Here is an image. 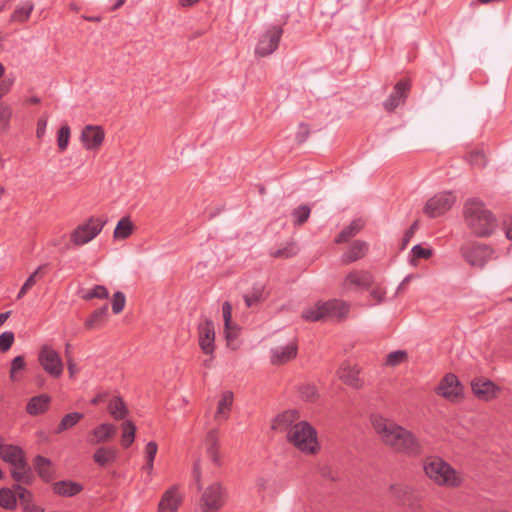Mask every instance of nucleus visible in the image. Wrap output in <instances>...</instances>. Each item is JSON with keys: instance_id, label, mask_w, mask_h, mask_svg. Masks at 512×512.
Wrapping results in <instances>:
<instances>
[{"instance_id": "6", "label": "nucleus", "mask_w": 512, "mask_h": 512, "mask_svg": "<svg viewBox=\"0 0 512 512\" xmlns=\"http://www.w3.org/2000/svg\"><path fill=\"white\" fill-rule=\"evenodd\" d=\"M227 490L219 482L209 485L200 498V509L202 512H217L225 504Z\"/></svg>"}, {"instance_id": "30", "label": "nucleus", "mask_w": 512, "mask_h": 512, "mask_svg": "<svg viewBox=\"0 0 512 512\" xmlns=\"http://www.w3.org/2000/svg\"><path fill=\"white\" fill-rule=\"evenodd\" d=\"M12 466L13 469L11 470V476L15 481L22 482L27 485L32 483V470L25 458L17 462L16 464H13Z\"/></svg>"}, {"instance_id": "23", "label": "nucleus", "mask_w": 512, "mask_h": 512, "mask_svg": "<svg viewBox=\"0 0 512 512\" xmlns=\"http://www.w3.org/2000/svg\"><path fill=\"white\" fill-rule=\"evenodd\" d=\"M299 413L297 410H286L277 415L272 421L271 428L280 432L288 431L298 423Z\"/></svg>"}, {"instance_id": "42", "label": "nucleus", "mask_w": 512, "mask_h": 512, "mask_svg": "<svg viewBox=\"0 0 512 512\" xmlns=\"http://www.w3.org/2000/svg\"><path fill=\"white\" fill-rule=\"evenodd\" d=\"M17 491L9 488L0 489V506L4 509L13 510L17 506Z\"/></svg>"}, {"instance_id": "61", "label": "nucleus", "mask_w": 512, "mask_h": 512, "mask_svg": "<svg viewBox=\"0 0 512 512\" xmlns=\"http://www.w3.org/2000/svg\"><path fill=\"white\" fill-rule=\"evenodd\" d=\"M310 134L309 126L307 124L301 123L298 128V132L296 134V140L298 143H303L306 141Z\"/></svg>"}, {"instance_id": "3", "label": "nucleus", "mask_w": 512, "mask_h": 512, "mask_svg": "<svg viewBox=\"0 0 512 512\" xmlns=\"http://www.w3.org/2000/svg\"><path fill=\"white\" fill-rule=\"evenodd\" d=\"M464 218L467 226L477 237L490 236L496 226V219L493 214L485 208L482 202L469 200L464 206Z\"/></svg>"}, {"instance_id": "48", "label": "nucleus", "mask_w": 512, "mask_h": 512, "mask_svg": "<svg viewBox=\"0 0 512 512\" xmlns=\"http://www.w3.org/2000/svg\"><path fill=\"white\" fill-rule=\"evenodd\" d=\"M109 296L108 289L103 285H95L92 289L84 293L81 298L85 301H90L94 298L107 299Z\"/></svg>"}, {"instance_id": "10", "label": "nucleus", "mask_w": 512, "mask_h": 512, "mask_svg": "<svg viewBox=\"0 0 512 512\" xmlns=\"http://www.w3.org/2000/svg\"><path fill=\"white\" fill-rule=\"evenodd\" d=\"M454 203L455 197L452 193H439L427 201L424 212L431 218L438 217L450 210Z\"/></svg>"}, {"instance_id": "29", "label": "nucleus", "mask_w": 512, "mask_h": 512, "mask_svg": "<svg viewBox=\"0 0 512 512\" xmlns=\"http://www.w3.org/2000/svg\"><path fill=\"white\" fill-rule=\"evenodd\" d=\"M34 469L38 476L46 483H49L54 478V471L50 459L37 455L33 460Z\"/></svg>"}, {"instance_id": "1", "label": "nucleus", "mask_w": 512, "mask_h": 512, "mask_svg": "<svg viewBox=\"0 0 512 512\" xmlns=\"http://www.w3.org/2000/svg\"><path fill=\"white\" fill-rule=\"evenodd\" d=\"M370 420L380 440L393 451L414 458L423 454L424 447L412 431L382 415H372Z\"/></svg>"}, {"instance_id": "60", "label": "nucleus", "mask_w": 512, "mask_h": 512, "mask_svg": "<svg viewBox=\"0 0 512 512\" xmlns=\"http://www.w3.org/2000/svg\"><path fill=\"white\" fill-rule=\"evenodd\" d=\"M370 295L375 300L376 304H380L384 301L386 291L384 288L376 286L371 290Z\"/></svg>"}, {"instance_id": "7", "label": "nucleus", "mask_w": 512, "mask_h": 512, "mask_svg": "<svg viewBox=\"0 0 512 512\" xmlns=\"http://www.w3.org/2000/svg\"><path fill=\"white\" fill-rule=\"evenodd\" d=\"M106 220L90 217L85 223L78 225L70 234L75 246H82L93 240L103 229Z\"/></svg>"}, {"instance_id": "16", "label": "nucleus", "mask_w": 512, "mask_h": 512, "mask_svg": "<svg viewBox=\"0 0 512 512\" xmlns=\"http://www.w3.org/2000/svg\"><path fill=\"white\" fill-rule=\"evenodd\" d=\"M323 309L325 311V321L336 320L338 322L344 321L350 311V305L340 299H331L323 301Z\"/></svg>"}, {"instance_id": "63", "label": "nucleus", "mask_w": 512, "mask_h": 512, "mask_svg": "<svg viewBox=\"0 0 512 512\" xmlns=\"http://www.w3.org/2000/svg\"><path fill=\"white\" fill-rule=\"evenodd\" d=\"M403 505L407 506L412 511H420L422 509L420 499L415 495L414 492L412 500H407V502H404Z\"/></svg>"}, {"instance_id": "5", "label": "nucleus", "mask_w": 512, "mask_h": 512, "mask_svg": "<svg viewBox=\"0 0 512 512\" xmlns=\"http://www.w3.org/2000/svg\"><path fill=\"white\" fill-rule=\"evenodd\" d=\"M460 252L465 261L471 267L475 268H483L493 254V250L490 246L477 242L463 244L460 248Z\"/></svg>"}, {"instance_id": "24", "label": "nucleus", "mask_w": 512, "mask_h": 512, "mask_svg": "<svg viewBox=\"0 0 512 512\" xmlns=\"http://www.w3.org/2000/svg\"><path fill=\"white\" fill-rule=\"evenodd\" d=\"M297 344L296 342H290L285 347L275 348L271 351V363L274 365L284 364L297 355Z\"/></svg>"}, {"instance_id": "40", "label": "nucleus", "mask_w": 512, "mask_h": 512, "mask_svg": "<svg viewBox=\"0 0 512 512\" xmlns=\"http://www.w3.org/2000/svg\"><path fill=\"white\" fill-rule=\"evenodd\" d=\"M247 308L258 307L266 300V294L263 286L254 287L250 293L243 296Z\"/></svg>"}, {"instance_id": "50", "label": "nucleus", "mask_w": 512, "mask_h": 512, "mask_svg": "<svg viewBox=\"0 0 512 512\" xmlns=\"http://www.w3.org/2000/svg\"><path fill=\"white\" fill-rule=\"evenodd\" d=\"M408 359V354L404 350H397L390 352L387 357L385 364L387 366L395 367Z\"/></svg>"}, {"instance_id": "37", "label": "nucleus", "mask_w": 512, "mask_h": 512, "mask_svg": "<svg viewBox=\"0 0 512 512\" xmlns=\"http://www.w3.org/2000/svg\"><path fill=\"white\" fill-rule=\"evenodd\" d=\"M134 230V225L130 219V217L121 218L113 232V237L118 240H125L129 238Z\"/></svg>"}, {"instance_id": "43", "label": "nucleus", "mask_w": 512, "mask_h": 512, "mask_svg": "<svg viewBox=\"0 0 512 512\" xmlns=\"http://www.w3.org/2000/svg\"><path fill=\"white\" fill-rule=\"evenodd\" d=\"M389 490L391 495L402 504L413 498V490L407 485L393 484L389 487Z\"/></svg>"}, {"instance_id": "34", "label": "nucleus", "mask_w": 512, "mask_h": 512, "mask_svg": "<svg viewBox=\"0 0 512 512\" xmlns=\"http://www.w3.org/2000/svg\"><path fill=\"white\" fill-rule=\"evenodd\" d=\"M117 458V450L111 447H99L93 454L94 462L100 466L105 467L113 463Z\"/></svg>"}, {"instance_id": "13", "label": "nucleus", "mask_w": 512, "mask_h": 512, "mask_svg": "<svg viewBox=\"0 0 512 512\" xmlns=\"http://www.w3.org/2000/svg\"><path fill=\"white\" fill-rule=\"evenodd\" d=\"M437 394L450 401H455L462 396L463 386L455 374L448 373L440 381Z\"/></svg>"}, {"instance_id": "31", "label": "nucleus", "mask_w": 512, "mask_h": 512, "mask_svg": "<svg viewBox=\"0 0 512 512\" xmlns=\"http://www.w3.org/2000/svg\"><path fill=\"white\" fill-rule=\"evenodd\" d=\"M368 250V245L365 241L357 240L353 242L348 251L343 254V264H350L363 258Z\"/></svg>"}, {"instance_id": "21", "label": "nucleus", "mask_w": 512, "mask_h": 512, "mask_svg": "<svg viewBox=\"0 0 512 512\" xmlns=\"http://www.w3.org/2000/svg\"><path fill=\"white\" fill-rule=\"evenodd\" d=\"M116 432L117 429L113 424H100L91 431L88 442L92 445L107 443L115 436Z\"/></svg>"}, {"instance_id": "25", "label": "nucleus", "mask_w": 512, "mask_h": 512, "mask_svg": "<svg viewBox=\"0 0 512 512\" xmlns=\"http://www.w3.org/2000/svg\"><path fill=\"white\" fill-rule=\"evenodd\" d=\"M233 401L234 395L232 391L227 390L221 394V398L218 401L217 409L214 414V419L216 421L224 422L228 420L232 410Z\"/></svg>"}, {"instance_id": "64", "label": "nucleus", "mask_w": 512, "mask_h": 512, "mask_svg": "<svg viewBox=\"0 0 512 512\" xmlns=\"http://www.w3.org/2000/svg\"><path fill=\"white\" fill-rule=\"evenodd\" d=\"M47 121L46 119H39L37 122L36 136L37 138H41L46 130Z\"/></svg>"}, {"instance_id": "4", "label": "nucleus", "mask_w": 512, "mask_h": 512, "mask_svg": "<svg viewBox=\"0 0 512 512\" xmlns=\"http://www.w3.org/2000/svg\"><path fill=\"white\" fill-rule=\"evenodd\" d=\"M287 439L299 451L313 455L319 450V442L315 428L307 421H300L289 430Z\"/></svg>"}, {"instance_id": "59", "label": "nucleus", "mask_w": 512, "mask_h": 512, "mask_svg": "<svg viewBox=\"0 0 512 512\" xmlns=\"http://www.w3.org/2000/svg\"><path fill=\"white\" fill-rule=\"evenodd\" d=\"M12 116V110L9 106L0 104V125L7 126Z\"/></svg>"}, {"instance_id": "26", "label": "nucleus", "mask_w": 512, "mask_h": 512, "mask_svg": "<svg viewBox=\"0 0 512 512\" xmlns=\"http://www.w3.org/2000/svg\"><path fill=\"white\" fill-rule=\"evenodd\" d=\"M53 493L62 497H73L83 490V485L72 480H62L52 485Z\"/></svg>"}, {"instance_id": "57", "label": "nucleus", "mask_w": 512, "mask_h": 512, "mask_svg": "<svg viewBox=\"0 0 512 512\" xmlns=\"http://www.w3.org/2000/svg\"><path fill=\"white\" fill-rule=\"evenodd\" d=\"M158 451V445L155 441H150L145 446V459L148 461H154Z\"/></svg>"}, {"instance_id": "56", "label": "nucleus", "mask_w": 512, "mask_h": 512, "mask_svg": "<svg viewBox=\"0 0 512 512\" xmlns=\"http://www.w3.org/2000/svg\"><path fill=\"white\" fill-rule=\"evenodd\" d=\"M25 368V359L24 356L19 355L16 356L12 362H11V368H10V378L13 380L15 378V373L19 370H22Z\"/></svg>"}, {"instance_id": "12", "label": "nucleus", "mask_w": 512, "mask_h": 512, "mask_svg": "<svg viewBox=\"0 0 512 512\" xmlns=\"http://www.w3.org/2000/svg\"><path fill=\"white\" fill-rule=\"evenodd\" d=\"M199 346L202 352L212 356L215 351V327L210 319H205L198 326Z\"/></svg>"}, {"instance_id": "33", "label": "nucleus", "mask_w": 512, "mask_h": 512, "mask_svg": "<svg viewBox=\"0 0 512 512\" xmlns=\"http://www.w3.org/2000/svg\"><path fill=\"white\" fill-rule=\"evenodd\" d=\"M365 226L362 219H354L347 227H345L335 238V243L341 244L349 241L352 237L357 235Z\"/></svg>"}, {"instance_id": "44", "label": "nucleus", "mask_w": 512, "mask_h": 512, "mask_svg": "<svg viewBox=\"0 0 512 512\" xmlns=\"http://www.w3.org/2000/svg\"><path fill=\"white\" fill-rule=\"evenodd\" d=\"M108 410L116 420H122L128 414V409L121 397H114L109 402Z\"/></svg>"}, {"instance_id": "11", "label": "nucleus", "mask_w": 512, "mask_h": 512, "mask_svg": "<svg viewBox=\"0 0 512 512\" xmlns=\"http://www.w3.org/2000/svg\"><path fill=\"white\" fill-rule=\"evenodd\" d=\"M471 390L475 397L481 401L489 402L498 397L501 388L493 381L479 377L471 381Z\"/></svg>"}, {"instance_id": "62", "label": "nucleus", "mask_w": 512, "mask_h": 512, "mask_svg": "<svg viewBox=\"0 0 512 512\" xmlns=\"http://www.w3.org/2000/svg\"><path fill=\"white\" fill-rule=\"evenodd\" d=\"M193 475L195 479V483L198 490H201L203 487L202 481H201V465L200 461L197 460L193 465Z\"/></svg>"}, {"instance_id": "58", "label": "nucleus", "mask_w": 512, "mask_h": 512, "mask_svg": "<svg viewBox=\"0 0 512 512\" xmlns=\"http://www.w3.org/2000/svg\"><path fill=\"white\" fill-rule=\"evenodd\" d=\"M418 228V222L415 221L411 226L410 228L405 232L404 236H403V239H402V243H401V246H400V249L401 250H404L409 241L411 240V238L414 236L416 230Z\"/></svg>"}, {"instance_id": "46", "label": "nucleus", "mask_w": 512, "mask_h": 512, "mask_svg": "<svg viewBox=\"0 0 512 512\" xmlns=\"http://www.w3.org/2000/svg\"><path fill=\"white\" fill-rule=\"evenodd\" d=\"M311 209L308 205H300L292 211L293 224L295 226L303 225L309 218Z\"/></svg>"}, {"instance_id": "17", "label": "nucleus", "mask_w": 512, "mask_h": 512, "mask_svg": "<svg viewBox=\"0 0 512 512\" xmlns=\"http://www.w3.org/2000/svg\"><path fill=\"white\" fill-rule=\"evenodd\" d=\"M374 283V279L372 274L369 271L365 270H354L348 273L346 276L343 286L348 289L351 286L360 288V289H368Z\"/></svg>"}, {"instance_id": "27", "label": "nucleus", "mask_w": 512, "mask_h": 512, "mask_svg": "<svg viewBox=\"0 0 512 512\" xmlns=\"http://www.w3.org/2000/svg\"><path fill=\"white\" fill-rule=\"evenodd\" d=\"M14 489L17 491L18 499L23 512H44V508L37 505L33 501V497L30 491L19 484H15Z\"/></svg>"}, {"instance_id": "51", "label": "nucleus", "mask_w": 512, "mask_h": 512, "mask_svg": "<svg viewBox=\"0 0 512 512\" xmlns=\"http://www.w3.org/2000/svg\"><path fill=\"white\" fill-rule=\"evenodd\" d=\"M297 254V248L294 243H289L287 246L271 251L270 256L273 258H290Z\"/></svg>"}, {"instance_id": "45", "label": "nucleus", "mask_w": 512, "mask_h": 512, "mask_svg": "<svg viewBox=\"0 0 512 512\" xmlns=\"http://www.w3.org/2000/svg\"><path fill=\"white\" fill-rule=\"evenodd\" d=\"M136 426L130 420L122 424V445L125 448L131 446L135 440Z\"/></svg>"}, {"instance_id": "35", "label": "nucleus", "mask_w": 512, "mask_h": 512, "mask_svg": "<svg viewBox=\"0 0 512 512\" xmlns=\"http://www.w3.org/2000/svg\"><path fill=\"white\" fill-rule=\"evenodd\" d=\"M1 458L13 465L25 458L22 448L15 445H5L0 451Z\"/></svg>"}, {"instance_id": "2", "label": "nucleus", "mask_w": 512, "mask_h": 512, "mask_svg": "<svg viewBox=\"0 0 512 512\" xmlns=\"http://www.w3.org/2000/svg\"><path fill=\"white\" fill-rule=\"evenodd\" d=\"M422 468L425 476L438 487L457 489L464 485L463 473L440 456L425 457L422 461Z\"/></svg>"}, {"instance_id": "41", "label": "nucleus", "mask_w": 512, "mask_h": 512, "mask_svg": "<svg viewBox=\"0 0 512 512\" xmlns=\"http://www.w3.org/2000/svg\"><path fill=\"white\" fill-rule=\"evenodd\" d=\"M48 267V264L40 265L24 282L22 285L18 295L17 299H21L29 289H31L36 284L37 277L42 278L46 274V269Z\"/></svg>"}, {"instance_id": "9", "label": "nucleus", "mask_w": 512, "mask_h": 512, "mask_svg": "<svg viewBox=\"0 0 512 512\" xmlns=\"http://www.w3.org/2000/svg\"><path fill=\"white\" fill-rule=\"evenodd\" d=\"M283 34L281 26L273 25L263 33L255 48V54L259 57H265L272 54L279 46L280 39Z\"/></svg>"}, {"instance_id": "8", "label": "nucleus", "mask_w": 512, "mask_h": 512, "mask_svg": "<svg viewBox=\"0 0 512 512\" xmlns=\"http://www.w3.org/2000/svg\"><path fill=\"white\" fill-rule=\"evenodd\" d=\"M38 360L41 367L51 377L59 378L63 374L64 365L59 353L49 345H43Z\"/></svg>"}, {"instance_id": "36", "label": "nucleus", "mask_w": 512, "mask_h": 512, "mask_svg": "<svg viewBox=\"0 0 512 512\" xmlns=\"http://www.w3.org/2000/svg\"><path fill=\"white\" fill-rule=\"evenodd\" d=\"M84 414L80 412H71L62 417L59 424L56 427L55 433L61 434L66 430L75 427L82 419Z\"/></svg>"}, {"instance_id": "55", "label": "nucleus", "mask_w": 512, "mask_h": 512, "mask_svg": "<svg viewBox=\"0 0 512 512\" xmlns=\"http://www.w3.org/2000/svg\"><path fill=\"white\" fill-rule=\"evenodd\" d=\"M411 253H412L411 262H413L415 259H418V258L428 259L432 256L431 249L423 248L419 244L413 246Z\"/></svg>"}, {"instance_id": "19", "label": "nucleus", "mask_w": 512, "mask_h": 512, "mask_svg": "<svg viewBox=\"0 0 512 512\" xmlns=\"http://www.w3.org/2000/svg\"><path fill=\"white\" fill-rule=\"evenodd\" d=\"M181 502L182 498L177 486H171L162 495L158 504V512H177Z\"/></svg>"}, {"instance_id": "28", "label": "nucleus", "mask_w": 512, "mask_h": 512, "mask_svg": "<svg viewBox=\"0 0 512 512\" xmlns=\"http://www.w3.org/2000/svg\"><path fill=\"white\" fill-rule=\"evenodd\" d=\"M51 402V398L47 394H40L32 397L27 405L26 412L31 416H38L45 413Z\"/></svg>"}, {"instance_id": "20", "label": "nucleus", "mask_w": 512, "mask_h": 512, "mask_svg": "<svg viewBox=\"0 0 512 512\" xmlns=\"http://www.w3.org/2000/svg\"><path fill=\"white\" fill-rule=\"evenodd\" d=\"M360 368L357 365L344 363L338 370L339 379L354 389H360L363 381L359 377Z\"/></svg>"}, {"instance_id": "53", "label": "nucleus", "mask_w": 512, "mask_h": 512, "mask_svg": "<svg viewBox=\"0 0 512 512\" xmlns=\"http://www.w3.org/2000/svg\"><path fill=\"white\" fill-rule=\"evenodd\" d=\"M15 335L12 331H4L0 334V352H7L13 345Z\"/></svg>"}, {"instance_id": "52", "label": "nucleus", "mask_w": 512, "mask_h": 512, "mask_svg": "<svg viewBox=\"0 0 512 512\" xmlns=\"http://www.w3.org/2000/svg\"><path fill=\"white\" fill-rule=\"evenodd\" d=\"M126 303L125 294L121 291H117L112 297V311L114 314H119L123 311Z\"/></svg>"}, {"instance_id": "38", "label": "nucleus", "mask_w": 512, "mask_h": 512, "mask_svg": "<svg viewBox=\"0 0 512 512\" xmlns=\"http://www.w3.org/2000/svg\"><path fill=\"white\" fill-rule=\"evenodd\" d=\"M33 9L34 3L32 1H26L21 5H18L11 14L10 21L17 23L26 22L29 19Z\"/></svg>"}, {"instance_id": "14", "label": "nucleus", "mask_w": 512, "mask_h": 512, "mask_svg": "<svg viewBox=\"0 0 512 512\" xmlns=\"http://www.w3.org/2000/svg\"><path fill=\"white\" fill-rule=\"evenodd\" d=\"M105 139V132L101 126L87 125L80 134V141L86 150H98Z\"/></svg>"}, {"instance_id": "22", "label": "nucleus", "mask_w": 512, "mask_h": 512, "mask_svg": "<svg viewBox=\"0 0 512 512\" xmlns=\"http://www.w3.org/2000/svg\"><path fill=\"white\" fill-rule=\"evenodd\" d=\"M222 313L224 319V333L228 342L236 340L240 333L241 328L232 322V306L228 301L222 305Z\"/></svg>"}, {"instance_id": "18", "label": "nucleus", "mask_w": 512, "mask_h": 512, "mask_svg": "<svg viewBox=\"0 0 512 512\" xmlns=\"http://www.w3.org/2000/svg\"><path fill=\"white\" fill-rule=\"evenodd\" d=\"M206 454L215 466H221V456L219 452V429H210L205 436Z\"/></svg>"}, {"instance_id": "32", "label": "nucleus", "mask_w": 512, "mask_h": 512, "mask_svg": "<svg viewBox=\"0 0 512 512\" xmlns=\"http://www.w3.org/2000/svg\"><path fill=\"white\" fill-rule=\"evenodd\" d=\"M108 316V306L105 304L102 307L96 309L91 313V315L85 320L84 327L87 330H93L97 328H101Z\"/></svg>"}, {"instance_id": "49", "label": "nucleus", "mask_w": 512, "mask_h": 512, "mask_svg": "<svg viewBox=\"0 0 512 512\" xmlns=\"http://www.w3.org/2000/svg\"><path fill=\"white\" fill-rule=\"evenodd\" d=\"M71 130L68 125L60 127L57 133V146L60 152H64L69 144Z\"/></svg>"}, {"instance_id": "15", "label": "nucleus", "mask_w": 512, "mask_h": 512, "mask_svg": "<svg viewBox=\"0 0 512 512\" xmlns=\"http://www.w3.org/2000/svg\"><path fill=\"white\" fill-rule=\"evenodd\" d=\"M411 89V82L409 79H402L398 81L390 96L384 101V109L388 112L394 111L399 105L405 102L408 92Z\"/></svg>"}, {"instance_id": "54", "label": "nucleus", "mask_w": 512, "mask_h": 512, "mask_svg": "<svg viewBox=\"0 0 512 512\" xmlns=\"http://www.w3.org/2000/svg\"><path fill=\"white\" fill-rule=\"evenodd\" d=\"M301 398L308 402H313L317 398V389L314 385H302L299 389Z\"/></svg>"}, {"instance_id": "47", "label": "nucleus", "mask_w": 512, "mask_h": 512, "mask_svg": "<svg viewBox=\"0 0 512 512\" xmlns=\"http://www.w3.org/2000/svg\"><path fill=\"white\" fill-rule=\"evenodd\" d=\"M466 160L472 167L483 168L486 165V156L480 149H474L466 155Z\"/></svg>"}, {"instance_id": "39", "label": "nucleus", "mask_w": 512, "mask_h": 512, "mask_svg": "<svg viewBox=\"0 0 512 512\" xmlns=\"http://www.w3.org/2000/svg\"><path fill=\"white\" fill-rule=\"evenodd\" d=\"M323 301H318L313 306L306 308L302 312V318L309 322L325 321V311Z\"/></svg>"}]
</instances>
